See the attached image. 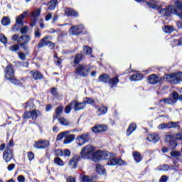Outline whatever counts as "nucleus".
Here are the masks:
<instances>
[{
    "label": "nucleus",
    "mask_w": 182,
    "mask_h": 182,
    "mask_svg": "<svg viewBox=\"0 0 182 182\" xmlns=\"http://www.w3.org/2000/svg\"><path fill=\"white\" fill-rule=\"evenodd\" d=\"M0 41L2 43H8V39L5 37L4 34H0Z\"/></svg>",
    "instance_id": "obj_51"
},
{
    "label": "nucleus",
    "mask_w": 182,
    "mask_h": 182,
    "mask_svg": "<svg viewBox=\"0 0 182 182\" xmlns=\"http://www.w3.org/2000/svg\"><path fill=\"white\" fill-rule=\"evenodd\" d=\"M89 70H90L89 66L85 65H79L76 68L75 73L79 75V76H82L85 77V76H87L89 74Z\"/></svg>",
    "instance_id": "obj_8"
},
{
    "label": "nucleus",
    "mask_w": 182,
    "mask_h": 182,
    "mask_svg": "<svg viewBox=\"0 0 182 182\" xmlns=\"http://www.w3.org/2000/svg\"><path fill=\"white\" fill-rule=\"evenodd\" d=\"M158 170L159 171H167L168 170V165H162L159 166Z\"/></svg>",
    "instance_id": "obj_49"
},
{
    "label": "nucleus",
    "mask_w": 182,
    "mask_h": 182,
    "mask_svg": "<svg viewBox=\"0 0 182 182\" xmlns=\"http://www.w3.org/2000/svg\"><path fill=\"white\" fill-rule=\"evenodd\" d=\"M73 140H75V135H67L64 139V144H69V143H72Z\"/></svg>",
    "instance_id": "obj_31"
},
{
    "label": "nucleus",
    "mask_w": 182,
    "mask_h": 182,
    "mask_svg": "<svg viewBox=\"0 0 182 182\" xmlns=\"http://www.w3.org/2000/svg\"><path fill=\"white\" fill-rule=\"evenodd\" d=\"M173 12H175V14H177L178 16V14H181L180 12H176V7L173 5H169L165 9H162L160 11L161 15H164V16H168V15H171V14H173Z\"/></svg>",
    "instance_id": "obj_9"
},
{
    "label": "nucleus",
    "mask_w": 182,
    "mask_h": 182,
    "mask_svg": "<svg viewBox=\"0 0 182 182\" xmlns=\"http://www.w3.org/2000/svg\"><path fill=\"white\" fill-rule=\"evenodd\" d=\"M55 154L57 156H63V151H62V149H57L55 151Z\"/></svg>",
    "instance_id": "obj_62"
},
{
    "label": "nucleus",
    "mask_w": 182,
    "mask_h": 182,
    "mask_svg": "<svg viewBox=\"0 0 182 182\" xmlns=\"http://www.w3.org/2000/svg\"><path fill=\"white\" fill-rule=\"evenodd\" d=\"M85 27L82 25H80L78 26H75L70 28L69 32L70 35H79V33H82Z\"/></svg>",
    "instance_id": "obj_12"
},
{
    "label": "nucleus",
    "mask_w": 182,
    "mask_h": 182,
    "mask_svg": "<svg viewBox=\"0 0 182 182\" xmlns=\"http://www.w3.org/2000/svg\"><path fill=\"white\" fill-rule=\"evenodd\" d=\"M178 99V94L177 92H173L172 94V99L166 98L164 100V102L166 105H174V103H176V102H177Z\"/></svg>",
    "instance_id": "obj_18"
},
{
    "label": "nucleus",
    "mask_w": 182,
    "mask_h": 182,
    "mask_svg": "<svg viewBox=\"0 0 182 182\" xmlns=\"http://www.w3.org/2000/svg\"><path fill=\"white\" fill-rule=\"evenodd\" d=\"M58 2V0H52L48 3V9L50 11H53L56 6V3Z\"/></svg>",
    "instance_id": "obj_36"
},
{
    "label": "nucleus",
    "mask_w": 182,
    "mask_h": 182,
    "mask_svg": "<svg viewBox=\"0 0 182 182\" xmlns=\"http://www.w3.org/2000/svg\"><path fill=\"white\" fill-rule=\"evenodd\" d=\"M167 137L170 138V139H171V138L175 139V140H181L182 141V132L178 133V134H175L174 136L169 135Z\"/></svg>",
    "instance_id": "obj_39"
},
{
    "label": "nucleus",
    "mask_w": 182,
    "mask_h": 182,
    "mask_svg": "<svg viewBox=\"0 0 182 182\" xmlns=\"http://www.w3.org/2000/svg\"><path fill=\"white\" fill-rule=\"evenodd\" d=\"M72 107H73V105H70H70L65 107V113H70V110H72Z\"/></svg>",
    "instance_id": "obj_59"
},
{
    "label": "nucleus",
    "mask_w": 182,
    "mask_h": 182,
    "mask_svg": "<svg viewBox=\"0 0 182 182\" xmlns=\"http://www.w3.org/2000/svg\"><path fill=\"white\" fill-rule=\"evenodd\" d=\"M147 5L150 6L151 8H153V9H157V8H161V6H159L157 4V2H156L154 0H151L149 3H147Z\"/></svg>",
    "instance_id": "obj_35"
},
{
    "label": "nucleus",
    "mask_w": 182,
    "mask_h": 182,
    "mask_svg": "<svg viewBox=\"0 0 182 182\" xmlns=\"http://www.w3.org/2000/svg\"><path fill=\"white\" fill-rule=\"evenodd\" d=\"M96 170L100 176H103V174L106 173V169H105V167L102 165H97Z\"/></svg>",
    "instance_id": "obj_32"
},
{
    "label": "nucleus",
    "mask_w": 182,
    "mask_h": 182,
    "mask_svg": "<svg viewBox=\"0 0 182 182\" xmlns=\"http://www.w3.org/2000/svg\"><path fill=\"white\" fill-rule=\"evenodd\" d=\"M79 156L75 155L69 161L68 166L71 167V168H75L77 166V163H79Z\"/></svg>",
    "instance_id": "obj_19"
},
{
    "label": "nucleus",
    "mask_w": 182,
    "mask_h": 182,
    "mask_svg": "<svg viewBox=\"0 0 182 182\" xmlns=\"http://www.w3.org/2000/svg\"><path fill=\"white\" fill-rule=\"evenodd\" d=\"M98 80L100 82H104L105 83H107V82L110 80V77L107 74H103L99 76Z\"/></svg>",
    "instance_id": "obj_28"
},
{
    "label": "nucleus",
    "mask_w": 182,
    "mask_h": 182,
    "mask_svg": "<svg viewBox=\"0 0 182 182\" xmlns=\"http://www.w3.org/2000/svg\"><path fill=\"white\" fill-rule=\"evenodd\" d=\"M167 180H168V177H167L166 175H164L160 178L159 182H167Z\"/></svg>",
    "instance_id": "obj_57"
},
{
    "label": "nucleus",
    "mask_w": 182,
    "mask_h": 182,
    "mask_svg": "<svg viewBox=\"0 0 182 182\" xmlns=\"http://www.w3.org/2000/svg\"><path fill=\"white\" fill-rule=\"evenodd\" d=\"M141 79H143L142 74H134V75H131L129 77V80H131L132 82L141 80Z\"/></svg>",
    "instance_id": "obj_25"
},
{
    "label": "nucleus",
    "mask_w": 182,
    "mask_h": 182,
    "mask_svg": "<svg viewBox=\"0 0 182 182\" xmlns=\"http://www.w3.org/2000/svg\"><path fill=\"white\" fill-rule=\"evenodd\" d=\"M39 15H41V9H38L31 12V16L33 18L31 19V26H32V28L36 25V18L38 16H39Z\"/></svg>",
    "instance_id": "obj_15"
},
{
    "label": "nucleus",
    "mask_w": 182,
    "mask_h": 182,
    "mask_svg": "<svg viewBox=\"0 0 182 182\" xmlns=\"http://www.w3.org/2000/svg\"><path fill=\"white\" fill-rule=\"evenodd\" d=\"M54 163L60 167H63V166H65V162H63V161H62L59 157H55L54 159Z\"/></svg>",
    "instance_id": "obj_37"
},
{
    "label": "nucleus",
    "mask_w": 182,
    "mask_h": 182,
    "mask_svg": "<svg viewBox=\"0 0 182 182\" xmlns=\"http://www.w3.org/2000/svg\"><path fill=\"white\" fill-rule=\"evenodd\" d=\"M96 153V148L93 145H87L81 149V157L87 160H93V156Z\"/></svg>",
    "instance_id": "obj_1"
},
{
    "label": "nucleus",
    "mask_w": 182,
    "mask_h": 182,
    "mask_svg": "<svg viewBox=\"0 0 182 182\" xmlns=\"http://www.w3.org/2000/svg\"><path fill=\"white\" fill-rule=\"evenodd\" d=\"M170 154L172 157H180V156H181V154L177 151H173L170 153Z\"/></svg>",
    "instance_id": "obj_50"
},
{
    "label": "nucleus",
    "mask_w": 182,
    "mask_h": 182,
    "mask_svg": "<svg viewBox=\"0 0 182 182\" xmlns=\"http://www.w3.org/2000/svg\"><path fill=\"white\" fill-rule=\"evenodd\" d=\"M41 106V102L38 100H30L26 103V110H31V109H35V107H39Z\"/></svg>",
    "instance_id": "obj_11"
},
{
    "label": "nucleus",
    "mask_w": 182,
    "mask_h": 182,
    "mask_svg": "<svg viewBox=\"0 0 182 182\" xmlns=\"http://www.w3.org/2000/svg\"><path fill=\"white\" fill-rule=\"evenodd\" d=\"M13 157V154H12V150L11 149L7 148L4 154H3V159L6 161V163H9L11 160H12Z\"/></svg>",
    "instance_id": "obj_16"
},
{
    "label": "nucleus",
    "mask_w": 182,
    "mask_h": 182,
    "mask_svg": "<svg viewBox=\"0 0 182 182\" xmlns=\"http://www.w3.org/2000/svg\"><path fill=\"white\" fill-rule=\"evenodd\" d=\"M18 58L19 59H21V60H25L26 59V56H25V53H18Z\"/></svg>",
    "instance_id": "obj_60"
},
{
    "label": "nucleus",
    "mask_w": 182,
    "mask_h": 182,
    "mask_svg": "<svg viewBox=\"0 0 182 182\" xmlns=\"http://www.w3.org/2000/svg\"><path fill=\"white\" fill-rule=\"evenodd\" d=\"M112 154L109 151H96L93 155L92 161L97 162L100 161V160H109Z\"/></svg>",
    "instance_id": "obj_4"
},
{
    "label": "nucleus",
    "mask_w": 182,
    "mask_h": 182,
    "mask_svg": "<svg viewBox=\"0 0 182 182\" xmlns=\"http://www.w3.org/2000/svg\"><path fill=\"white\" fill-rule=\"evenodd\" d=\"M49 146V141L46 140H40L38 141H36L34 144L35 149H48Z\"/></svg>",
    "instance_id": "obj_13"
},
{
    "label": "nucleus",
    "mask_w": 182,
    "mask_h": 182,
    "mask_svg": "<svg viewBox=\"0 0 182 182\" xmlns=\"http://www.w3.org/2000/svg\"><path fill=\"white\" fill-rule=\"evenodd\" d=\"M158 129L159 130H163V129H169L168 123H163L159 125Z\"/></svg>",
    "instance_id": "obj_44"
},
{
    "label": "nucleus",
    "mask_w": 182,
    "mask_h": 182,
    "mask_svg": "<svg viewBox=\"0 0 182 182\" xmlns=\"http://www.w3.org/2000/svg\"><path fill=\"white\" fill-rule=\"evenodd\" d=\"M133 157H134V160L136 163H140L141 160H143V157H141V155L139 154V151H134L133 153Z\"/></svg>",
    "instance_id": "obj_27"
},
{
    "label": "nucleus",
    "mask_w": 182,
    "mask_h": 182,
    "mask_svg": "<svg viewBox=\"0 0 182 182\" xmlns=\"http://www.w3.org/2000/svg\"><path fill=\"white\" fill-rule=\"evenodd\" d=\"M39 116H42V112L38 109H34L29 112H26L23 115V118L33 119V120H36Z\"/></svg>",
    "instance_id": "obj_7"
},
{
    "label": "nucleus",
    "mask_w": 182,
    "mask_h": 182,
    "mask_svg": "<svg viewBox=\"0 0 182 182\" xmlns=\"http://www.w3.org/2000/svg\"><path fill=\"white\" fill-rule=\"evenodd\" d=\"M28 15H29V11L27 10L23 12V14H20L18 16L16 17V24L11 28L13 32L19 31V28H21V26H23V19H25Z\"/></svg>",
    "instance_id": "obj_3"
},
{
    "label": "nucleus",
    "mask_w": 182,
    "mask_h": 182,
    "mask_svg": "<svg viewBox=\"0 0 182 182\" xmlns=\"http://www.w3.org/2000/svg\"><path fill=\"white\" fill-rule=\"evenodd\" d=\"M82 54H77L75 58H74V63L75 65H77V63H79L80 62V59H82Z\"/></svg>",
    "instance_id": "obj_45"
},
{
    "label": "nucleus",
    "mask_w": 182,
    "mask_h": 182,
    "mask_svg": "<svg viewBox=\"0 0 182 182\" xmlns=\"http://www.w3.org/2000/svg\"><path fill=\"white\" fill-rule=\"evenodd\" d=\"M107 113V107L106 106H101L98 108L97 111V114L98 116H103Z\"/></svg>",
    "instance_id": "obj_24"
},
{
    "label": "nucleus",
    "mask_w": 182,
    "mask_h": 182,
    "mask_svg": "<svg viewBox=\"0 0 182 182\" xmlns=\"http://www.w3.org/2000/svg\"><path fill=\"white\" fill-rule=\"evenodd\" d=\"M46 21H50L52 19V13H48L46 16H45Z\"/></svg>",
    "instance_id": "obj_63"
},
{
    "label": "nucleus",
    "mask_w": 182,
    "mask_h": 182,
    "mask_svg": "<svg viewBox=\"0 0 182 182\" xmlns=\"http://www.w3.org/2000/svg\"><path fill=\"white\" fill-rule=\"evenodd\" d=\"M17 180L18 182H25V176L20 175L17 177Z\"/></svg>",
    "instance_id": "obj_61"
},
{
    "label": "nucleus",
    "mask_w": 182,
    "mask_h": 182,
    "mask_svg": "<svg viewBox=\"0 0 182 182\" xmlns=\"http://www.w3.org/2000/svg\"><path fill=\"white\" fill-rule=\"evenodd\" d=\"M29 42H31V37L28 35L21 36L18 40V43H21L23 46H25V45H28Z\"/></svg>",
    "instance_id": "obj_20"
},
{
    "label": "nucleus",
    "mask_w": 182,
    "mask_h": 182,
    "mask_svg": "<svg viewBox=\"0 0 182 182\" xmlns=\"http://www.w3.org/2000/svg\"><path fill=\"white\" fill-rule=\"evenodd\" d=\"M84 53H85V55H92V48H90L88 46H85L84 47Z\"/></svg>",
    "instance_id": "obj_48"
},
{
    "label": "nucleus",
    "mask_w": 182,
    "mask_h": 182,
    "mask_svg": "<svg viewBox=\"0 0 182 182\" xmlns=\"http://www.w3.org/2000/svg\"><path fill=\"white\" fill-rule=\"evenodd\" d=\"M80 179L81 181H83V182H92V178H90V176H89L87 175L81 176Z\"/></svg>",
    "instance_id": "obj_38"
},
{
    "label": "nucleus",
    "mask_w": 182,
    "mask_h": 182,
    "mask_svg": "<svg viewBox=\"0 0 182 182\" xmlns=\"http://www.w3.org/2000/svg\"><path fill=\"white\" fill-rule=\"evenodd\" d=\"M107 130V126L106 125H97L92 127V132L94 133H103Z\"/></svg>",
    "instance_id": "obj_22"
},
{
    "label": "nucleus",
    "mask_w": 182,
    "mask_h": 182,
    "mask_svg": "<svg viewBox=\"0 0 182 182\" xmlns=\"http://www.w3.org/2000/svg\"><path fill=\"white\" fill-rule=\"evenodd\" d=\"M164 32H165L166 33H171V32H173V27L166 26L164 28Z\"/></svg>",
    "instance_id": "obj_46"
},
{
    "label": "nucleus",
    "mask_w": 182,
    "mask_h": 182,
    "mask_svg": "<svg viewBox=\"0 0 182 182\" xmlns=\"http://www.w3.org/2000/svg\"><path fill=\"white\" fill-rule=\"evenodd\" d=\"M15 74L14 73V69L12 68V66L8 65L6 68V73H5V77L8 80H10L13 85H19L21 82L18 80H16L15 77Z\"/></svg>",
    "instance_id": "obj_5"
},
{
    "label": "nucleus",
    "mask_w": 182,
    "mask_h": 182,
    "mask_svg": "<svg viewBox=\"0 0 182 182\" xmlns=\"http://www.w3.org/2000/svg\"><path fill=\"white\" fill-rule=\"evenodd\" d=\"M136 124H131L128 129L127 130V136H130V134H132V133H133V132L136 130Z\"/></svg>",
    "instance_id": "obj_33"
},
{
    "label": "nucleus",
    "mask_w": 182,
    "mask_h": 182,
    "mask_svg": "<svg viewBox=\"0 0 182 182\" xmlns=\"http://www.w3.org/2000/svg\"><path fill=\"white\" fill-rule=\"evenodd\" d=\"M175 6H176V8H178V9H179V11H182V2L179 1H175Z\"/></svg>",
    "instance_id": "obj_52"
},
{
    "label": "nucleus",
    "mask_w": 182,
    "mask_h": 182,
    "mask_svg": "<svg viewBox=\"0 0 182 182\" xmlns=\"http://www.w3.org/2000/svg\"><path fill=\"white\" fill-rule=\"evenodd\" d=\"M28 158L30 160V161H32L33 159H35V155L32 152H28Z\"/></svg>",
    "instance_id": "obj_56"
},
{
    "label": "nucleus",
    "mask_w": 182,
    "mask_h": 182,
    "mask_svg": "<svg viewBox=\"0 0 182 182\" xmlns=\"http://www.w3.org/2000/svg\"><path fill=\"white\" fill-rule=\"evenodd\" d=\"M127 164L123 161L122 159L116 158V155L114 154H112L109 156L108 161L107 162V166H126Z\"/></svg>",
    "instance_id": "obj_6"
},
{
    "label": "nucleus",
    "mask_w": 182,
    "mask_h": 182,
    "mask_svg": "<svg viewBox=\"0 0 182 182\" xmlns=\"http://www.w3.org/2000/svg\"><path fill=\"white\" fill-rule=\"evenodd\" d=\"M9 50L11 52H16V50H19V46L14 44L9 47Z\"/></svg>",
    "instance_id": "obj_43"
},
{
    "label": "nucleus",
    "mask_w": 182,
    "mask_h": 182,
    "mask_svg": "<svg viewBox=\"0 0 182 182\" xmlns=\"http://www.w3.org/2000/svg\"><path fill=\"white\" fill-rule=\"evenodd\" d=\"M161 80H163V78L155 74H152L149 77V81L151 85H157V83H160Z\"/></svg>",
    "instance_id": "obj_17"
},
{
    "label": "nucleus",
    "mask_w": 182,
    "mask_h": 182,
    "mask_svg": "<svg viewBox=\"0 0 182 182\" xmlns=\"http://www.w3.org/2000/svg\"><path fill=\"white\" fill-rule=\"evenodd\" d=\"M64 154V156H67L68 157H69V156H70V151L69 149H64L63 151V155Z\"/></svg>",
    "instance_id": "obj_58"
},
{
    "label": "nucleus",
    "mask_w": 182,
    "mask_h": 182,
    "mask_svg": "<svg viewBox=\"0 0 182 182\" xmlns=\"http://www.w3.org/2000/svg\"><path fill=\"white\" fill-rule=\"evenodd\" d=\"M85 106H86V105H93V103H95V100H93L92 98H84L83 101Z\"/></svg>",
    "instance_id": "obj_41"
},
{
    "label": "nucleus",
    "mask_w": 182,
    "mask_h": 182,
    "mask_svg": "<svg viewBox=\"0 0 182 182\" xmlns=\"http://www.w3.org/2000/svg\"><path fill=\"white\" fill-rule=\"evenodd\" d=\"M65 15L67 16H77V12L72 9H65Z\"/></svg>",
    "instance_id": "obj_29"
},
{
    "label": "nucleus",
    "mask_w": 182,
    "mask_h": 182,
    "mask_svg": "<svg viewBox=\"0 0 182 182\" xmlns=\"http://www.w3.org/2000/svg\"><path fill=\"white\" fill-rule=\"evenodd\" d=\"M28 26H24V27H23L21 29V33H23V34H25V33H26L27 32H28Z\"/></svg>",
    "instance_id": "obj_64"
},
{
    "label": "nucleus",
    "mask_w": 182,
    "mask_h": 182,
    "mask_svg": "<svg viewBox=\"0 0 182 182\" xmlns=\"http://www.w3.org/2000/svg\"><path fill=\"white\" fill-rule=\"evenodd\" d=\"M169 124V129H174L176 127H178V124H177V122H168Z\"/></svg>",
    "instance_id": "obj_54"
},
{
    "label": "nucleus",
    "mask_w": 182,
    "mask_h": 182,
    "mask_svg": "<svg viewBox=\"0 0 182 182\" xmlns=\"http://www.w3.org/2000/svg\"><path fill=\"white\" fill-rule=\"evenodd\" d=\"M70 106H73L74 110L75 112L82 110V109H85L86 107V106L85 105V102H83V101L82 102H79L76 100H73V102H71Z\"/></svg>",
    "instance_id": "obj_14"
},
{
    "label": "nucleus",
    "mask_w": 182,
    "mask_h": 182,
    "mask_svg": "<svg viewBox=\"0 0 182 182\" xmlns=\"http://www.w3.org/2000/svg\"><path fill=\"white\" fill-rule=\"evenodd\" d=\"M164 79H165V80L169 83L177 85L182 82V72L173 73L169 75H165L164 76Z\"/></svg>",
    "instance_id": "obj_2"
},
{
    "label": "nucleus",
    "mask_w": 182,
    "mask_h": 182,
    "mask_svg": "<svg viewBox=\"0 0 182 182\" xmlns=\"http://www.w3.org/2000/svg\"><path fill=\"white\" fill-rule=\"evenodd\" d=\"M147 140H149V141H154V143H157V141L160 140V137H159V134H149L147 136Z\"/></svg>",
    "instance_id": "obj_23"
},
{
    "label": "nucleus",
    "mask_w": 182,
    "mask_h": 182,
    "mask_svg": "<svg viewBox=\"0 0 182 182\" xmlns=\"http://www.w3.org/2000/svg\"><path fill=\"white\" fill-rule=\"evenodd\" d=\"M34 36L36 38H41V30L39 28H35Z\"/></svg>",
    "instance_id": "obj_53"
},
{
    "label": "nucleus",
    "mask_w": 182,
    "mask_h": 182,
    "mask_svg": "<svg viewBox=\"0 0 182 182\" xmlns=\"http://www.w3.org/2000/svg\"><path fill=\"white\" fill-rule=\"evenodd\" d=\"M58 122H60V124L63 126H69V122L67 121L66 119L61 117L58 119Z\"/></svg>",
    "instance_id": "obj_42"
},
{
    "label": "nucleus",
    "mask_w": 182,
    "mask_h": 182,
    "mask_svg": "<svg viewBox=\"0 0 182 182\" xmlns=\"http://www.w3.org/2000/svg\"><path fill=\"white\" fill-rule=\"evenodd\" d=\"M87 141H89V134L80 135L76 139V143L78 146H83V144L87 143Z\"/></svg>",
    "instance_id": "obj_10"
},
{
    "label": "nucleus",
    "mask_w": 182,
    "mask_h": 182,
    "mask_svg": "<svg viewBox=\"0 0 182 182\" xmlns=\"http://www.w3.org/2000/svg\"><path fill=\"white\" fill-rule=\"evenodd\" d=\"M62 112H63V108L62 107H59L56 109L55 110V113L56 114H58V116L62 114Z\"/></svg>",
    "instance_id": "obj_55"
},
{
    "label": "nucleus",
    "mask_w": 182,
    "mask_h": 182,
    "mask_svg": "<svg viewBox=\"0 0 182 182\" xmlns=\"http://www.w3.org/2000/svg\"><path fill=\"white\" fill-rule=\"evenodd\" d=\"M1 25L3 26H8L11 25V18L9 16H4L1 19Z\"/></svg>",
    "instance_id": "obj_30"
},
{
    "label": "nucleus",
    "mask_w": 182,
    "mask_h": 182,
    "mask_svg": "<svg viewBox=\"0 0 182 182\" xmlns=\"http://www.w3.org/2000/svg\"><path fill=\"white\" fill-rule=\"evenodd\" d=\"M168 146L171 150H173L177 147V142L176 141H170Z\"/></svg>",
    "instance_id": "obj_47"
},
{
    "label": "nucleus",
    "mask_w": 182,
    "mask_h": 182,
    "mask_svg": "<svg viewBox=\"0 0 182 182\" xmlns=\"http://www.w3.org/2000/svg\"><path fill=\"white\" fill-rule=\"evenodd\" d=\"M69 133H70L69 131H65L64 132L60 133L57 136V140H62V139H65L67 136H68Z\"/></svg>",
    "instance_id": "obj_34"
},
{
    "label": "nucleus",
    "mask_w": 182,
    "mask_h": 182,
    "mask_svg": "<svg viewBox=\"0 0 182 182\" xmlns=\"http://www.w3.org/2000/svg\"><path fill=\"white\" fill-rule=\"evenodd\" d=\"M109 85H112V86H116L117 83H119V77H115L112 79L109 77Z\"/></svg>",
    "instance_id": "obj_40"
},
{
    "label": "nucleus",
    "mask_w": 182,
    "mask_h": 182,
    "mask_svg": "<svg viewBox=\"0 0 182 182\" xmlns=\"http://www.w3.org/2000/svg\"><path fill=\"white\" fill-rule=\"evenodd\" d=\"M31 75L33 79H34V80H39L42 79V77H43V75H42V74L38 71L31 72Z\"/></svg>",
    "instance_id": "obj_26"
},
{
    "label": "nucleus",
    "mask_w": 182,
    "mask_h": 182,
    "mask_svg": "<svg viewBox=\"0 0 182 182\" xmlns=\"http://www.w3.org/2000/svg\"><path fill=\"white\" fill-rule=\"evenodd\" d=\"M48 39H49V37H45L40 41L39 43L38 44V49L45 48V46H48V45H50V43H52V42Z\"/></svg>",
    "instance_id": "obj_21"
}]
</instances>
